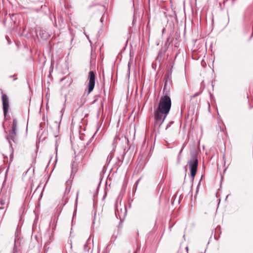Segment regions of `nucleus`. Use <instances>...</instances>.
<instances>
[{"label":"nucleus","instance_id":"obj_23","mask_svg":"<svg viewBox=\"0 0 253 253\" xmlns=\"http://www.w3.org/2000/svg\"><path fill=\"white\" fill-rule=\"evenodd\" d=\"M128 68H129V64H128Z\"/></svg>","mask_w":253,"mask_h":253},{"label":"nucleus","instance_id":"obj_11","mask_svg":"<svg viewBox=\"0 0 253 253\" xmlns=\"http://www.w3.org/2000/svg\"><path fill=\"white\" fill-rule=\"evenodd\" d=\"M113 151H114V150L113 151H112V152L108 156V157L107 158V162L108 163H110V161H111V160L112 159L113 153Z\"/></svg>","mask_w":253,"mask_h":253},{"label":"nucleus","instance_id":"obj_9","mask_svg":"<svg viewBox=\"0 0 253 253\" xmlns=\"http://www.w3.org/2000/svg\"><path fill=\"white\" fill-rule=\"evenodd\" d=\"M17 122L15 119H14L12 122V129L11 130L12 131H17Z\"/></svg>","mask_w":253,"mask_h":253},{"label":"nucleus","instance_id":"obj_18","mask_svg":"<svg viewBox=\"0 0 253 253\" xmlns=\"http://www.w3.org/2000/svg\"><path fill=\"white\" fill-rule=\"evenodd\" d=\"M117 139H118V137H117V136H115V137L114 138V140L113 144H114V143H115V141H117Z\"/></svg>","mask_w":253,"mask_h":253},{"label":"nucleus","instance_id":"obj_6","mask_svg":"<svg viewBox=\"0 0 253 253\" xmlns=\"http://www.w3.org/2000/svg\"><path fill=\"white\" fill-rule=\"evenodd\" d=\"M6 139L9 142L10 147L12 148V144L11 142V140H12L14 142H15L16 141V131L10 130L9 132L8 135L6 136Z\"/></svg>","mask_w":253,"mask_h":253},{"label":"nucleus","instance_id":"obj_7","mask_svg":"<svg viewBox=\"0 0 253 253\" xmlns=\"http://www.w3.org/2000/svg\"><path fill=\"white\" fill-rule=\"evenodd\" d=\"M165 80L164 89H166L168 82H169V84L171 83V73H168L167 74V75L165 77Z\"/></svg>","mask_w":253,"mask_h":253},{"label":"nucleus","instance_id":"obj_20","mask_svg":"<svg viewBox=\"0 0 253 253\" xmlns=\"http://www.w3.org/2000/svg\"><path fill=\"white\" fill-rule=\"evenodd\" d=\"M183 147L181 148V149L180 150V152H179V154H181L183 151Z\"/></svg>","mask_w":253,"mask_h":253},{"label":"nucleus","instance_id":"obj_16","mask_svg":"<svg viewBox=\"0 0 253 253\" xmlns=\"http://www.w3.org/2000/svg\"><path fill=\"white\" fill-rule=\"evenodd\" d=\"M125 154H123L122 155V158L121 160H120L119 158H118V161H121V162H123Z\"/></svg>","mask_w":253,"mask_h":253},{"label":"nucleus","instance_id":"obj_22","mask_svg":"<svg viewBox=\"0 0 253 253\" xmlns=\"http://www.w3.org/2000/svg\"><path fill=\"white\" fill-rule=\"evenodd\" d=\"M55 149H56V151H57V146H56V148Z\"/></svg>","mask_w":253,"mask_h":253},{"label":"nucleus","instance_id":"obj_4","mask_svg":"<svg viewBox=\"0 0 253 253\" xmlns=\"http://www.w3.org/2000/svg\"><path fill=\"white\" fill-rule=\"evenodd\" d=\"M1 99L2 102V108L3 114L6 117L9 109V99L6 94L2 93Z\"/></svg>","mask_w":253,"mask_h":253},{"label":"nucleus","instance_id":"obj_14","mask_svg":"<svg viewBox=\"0 0 253 253\" xmlns=\"http://www.w3.org/2000/svg\"><path fill=\"white\" fill-rule=\"evenodd\" d=\"M13 158V153H11L10 155V162H12V159Z\"/></svg>","mask_w":253,"mask_h":253},{"label":"nucleus","instance_id":"obj_10","mask_svg":"<svg viewBox=\"0 0 253 253\" xmlns=\"http://www.w3.org/2000/svg\"><path fill=\"white\" fill-rule=\"evenodd\" d=\"M87 153L86 150V146H84V148H83L81 151L80 152L79 155H81V159L83 158V157L84 156V155Z\"/></svg>","mask_w":253,"mask_h":253},{"label":"nucleus","instance_id":"obj_5","mask_svg":"<svg viewBox=\"0 0 253 253\" xmlns=\"http://www.w3.org/2000/svg\"><path fill=\"white\" fill-rule=\"evenodd\" d=\"M9 196L8 195H1L0 197V210H4L5 208L7 209L8 204L9 203ZM6 209L4 211L3 213L6 211Z\"/></svg>","mask_w":253,"mask_h":253},{"label":"nucleus","instance_id":"obj_2","mask_svg":"<svg viewBox=\"0 0 253 253\" xmlns=\"http://www.w3.org/2000/svg\"><path fill=\"white\" fill-rule=\"evenodd\" d=\"M189 169L190 170V174L192 181L194 179V177L196 174L198 161L196 156L193 157L189 162Z\"/></svg>","mask_w":253,"mask_h":253},{"label":"nucleus","instance_id":"obj_13","mask_svg":"<svg viewBox=\"0 0 253 253\" xmlns=\"http://www.w3.org/2000/svg\"><path fill=\"white\" fill-rule=\"evenodd\" d=\"M173 123V121H171L170 122L167 126H166V129H167L169 127L171 124H172Z\"/></svg>","mask_w":253,"mask_h":253},{"label":"nucleus","instance_id":"obj_8","mask_svg":"<svg viewBox=\"0 0 253 253\" xmlns=\"http://www.w3.org/2000/svg\"><path fill=\"white\" fill-rule=\"evenodd\" d=\"M77 171V164L74 162L72 163V173L71 174H72L73 173H76Z\"/></svg>","mask_w":253,"mask_h":253},{"label":"nucleus","instance_id":"obj_17","mask_svg":"<svg viewBox=\"0 0 253 253\" xmlns=\"http://www.w3.org/2000/svg\"><path fill=\"white\" fill-rule=\"evenodd\" d=\"M78 196H79V192H78L77 193V197H76V203H77V201H78Z\"/></svg>","mask_w":253,"mask_h":253},{"label":"nucleus","instance_id":"obj_12","mask_svg":"<svg viewBox=\"0 0 253 253\" xmlns=\"http://www.w3.org/2000/svg\"><path fill=\"white\" fill-rule=\"evenodd\" d=\"M89 250V248L88 247L87 245L86 244H85L84 245V251L85 252L88 253Z\"/></svg>","mask_w":253,"mask_h":253},{"label":"nucleus","instance_id":"obj_21","mask_svg":"<svg viewBox=\"0 0 253 253\" xmlns=\"http://www.w3.org/2000/svg\"><path fill=\"white\" fill-rule=\"evenodd\" d=\"M4 182H5V181H4V182H3V184H2V189H3V186H4Z\"/></svg>","mask_w":253,"mask_h":253},{"label":"nucleus","instance_id":"obj_1","mask_svg":"<svg viewBox=\"0 0 253 253\" xmlns=\"http://www.w3.org/2000/svg\"><path fill=\"white\" fill-rule=\"evenodd\" d=\"M171 101L170 97L167 95L162 96L158 106L154 111V126L160 127L163 124L171 108Z\"/></svg>","mask_w":253,"mask_h":253},{"label":"nucleus","instance_id":"obj_3","mask_svg":"<svg viewBox=\"0 0 253 253\" xmlns=\"http://www.w3.org/2000/svg\"><path fill=\"white\" fill-rule=\"evenodd\" d=\"M88 94L90 93L93 89L95 86V75L93 71H89L88 73Z\"/></svg>","mask_w":253,"mask_h":253},{"label":"nucleus","instance_id":"obj_24","mask_svg":"<svg viewBox=\"0 0 253 253\" xmlns=\"http://www.w3.org/2000/svg\"><path fill=\"white\" fill-rule=\"evenodd\" d=\"M134 253H136L135 252H134Z\"/></svg>","mask_w":253,"mask_h":253},{"label":"nucleus","instance_id":"obj_15","mask_svg":"<svg viewBox=\"0 0 253 253\" xmlns=\"http://www.w3.org/2000/svg\"><path fill=\"white\" fill-rule=\"evenodd\" d=\"M200 94V92L196 93L193 96H191V98L195 97L198 96Z\"/></svg>","mask_w":253,"mask_h":253},{"label":"nucleus","instance_id":"obj_19","mask_svg":"<svg viewBox=\"0 0 253 253\" xmlns=\"http://www.w3.org/2000/svg\"><path fill=\"white\" fill-rule=\"evenodd\" d=\"M17 249L14 248V249H13V253H17Z\"/></svg>","mask_w":253,"mask_h":253}]
</instances>
